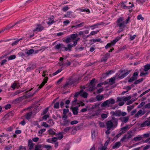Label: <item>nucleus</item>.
Wrapping results in <instances>:
<instances>
[{"label":"nucleus","mask_w":150,"mask_h":150,"mask_svg":"<svg viewBox=\"0 0 150 150\" xmlns=\"http://www.w3.org/2000/svg\"><path fill=\"white\" fill-rule=\"evenodd\" d=\"M21 21L18 22L16 23H15L12 26H10V27H7L6 28H4V29L3 30H2L0 31V33L2 32H4L5 30H9V29L11 28H12L14 26L17 24L18 23H19Z\"/></svg>","instance_id":"a211bd4d"},{"label":"nucleus","mask_w":150,"mask_h":150,"mask_svg":"<svg viewBox=\"0 0 150 150\" xmlns=\"http://www.w3.org/2000/svg\"><path fill=\"white\" fill-rule=\"evenodd\" d=\"M118 124V120L115 117H112V119L108 121L106 123V128L113 130Z\"/></svg>","instance_id":"f257e3e1"},{"label":"nucleus","mask_w":150,"mask_h":150,"mask_svg":"<svg viewBox=\"0 0 150 150\" xmlns=\"http://www.w3.org/2000/svg\"><path fill=\"white\" fill-rule=\"evenodd\" d=\"M121 111L120 110L112 111L110 112V114L113 116L119 117L121 115Z\"/></svg>","instance_id":"6e6552de"},{"label":"nucleus","mask_w":150,"mask_h":150,"mask_svg":"<svg viewBox=\"0 0 150 150\" xmlns=\"http://www.w3.org/2000/svg\"><path fill=\"white\" fill-rule=\"evenodd\" d=\"M23 91L18 90L12 93L11 94V96L12 97H14L16 95L20 93L23 92Z\"/></svg>","instance_id":"393cba45"},{"label":"nucleus","mask_w":150,"mask_h":150,"mask_svg":"<svg viewBox=\"0 0 150 150\" xmlns=\"http://www.w3.org/2000/svg\"><path fill=\"white\" fill-rule=\"evenodd\" d=\"M69 112V110L68 109H64L63 110V113L64 115H66Z\"/></svg>","instance_id":"774afa93"},{"label":"nucleus","mask_w":150,"mask_h":150,"mask_svg":"<svg viewBox=\"0 0 150 150\" xmlns=\"http://www.w3.org/2000/svg\"><path fill=\"white\" fill-rule=\"evenodd\" d=\"M74 83L73 81H71V80H69L68 82H66L65 84L63 86V87L64 88H66L67 87H69Z\"/></svg>","instance_id":"9b49d317"},{"label":"nucleus","mask_w":150,"mask_h":150,"mask_svg":"<svg viewBox=\"0 0 150 150\" xmlns=\"http://www.w3.org/2000/svg\"><path fill=\"white\" fill-rule=\"evenodd\" d=\"M41 147V146L40 145H37L35 146L34 150H42Z\"/></svg>","instance_id":"864d4df0"},{"label":"nucleus","mask_w":150,"mask_h":150,"mask_svg":"<svg viewBox=\"0 0 150 150\" xmlns=\"http://www.w3.org/2000/svg\"><path fill=\"white\" fill-rule=\"evenodd\" d=\"M136 99H135L133 100V99H131V100H128L127 102L126 103V104L127 105H129L130 104H131L133 103V102L136 100Z\"/></svg>","instance_id":"c03bdc74"},{"label":"nucleus","mask_w":150,"mask_h":150,"mask_svg":"<svg viewBox=\"0 0 150 150\" xmlns=\"http://www.w3.org/2000/svg\"><path fill=\"white\" fill-rule=\"evenodd\" d=\"M100 25V23H98L91 26H89L88 27L91 28L92 30H93L96 28H97L98 26Z\"/></svg>","instance_id":"5701e85b"},{"label":"nucleus","mask_w":150,"mask_h":150,"mask_svg":"<svg viewBox=\"0 0 150 150\" xmlns=\"http://www.w3.org/2000/svg\"><path fill=\"white\" fill-rule=\"evenodd\" d=\"M19 86L18 85V83L14 82L11 86V87L13 89H15L16 88L18 87Z\"/></svg>","instance_id":"4c0bfd02"},{"label":"nucleus","mask_w":150,"mask_h":150,"mask_svg":"<svg viewBox=\"0 0 150 150\" xmlns=\"http://www.w3.org/2000/svg\"><path fill=\"white\" fill-rule=\"evenodd\" d=\"M77 37V34H71L70 35V38L72 40V41H74L75 40V38Z\"/></svg>","instance_id":"ea45409f"},{"label":"nucleus","mask_w":150,"mask_h":150,"mask_svg":"<svg viewBox=\"0 0 150 150\" xmlns=\"http://www.w3.org/2000/svg\"><path fill=\"white\" fill-rule=\"evenodd\" d=\"M78 108L77 107L72 108L73 113L74 115H77L78 113Z\"/></svg>","instance_id":"a878e982"},{"label":"nucleus","mask_w":150,"mask_h":150,"mask_svg":"<svg viewBox=\"0 0 150 150\" xmlns=\"http://www.w3.org/2000/svg\"><path fill=\"white\" fill-rule=\"evenodd\" d=\"M80 95L84 98H86L88 96V93L85 92H83V90H80Z\"/></svg>","instance_id":"f3484780"},{"label":"nucleus","mask_w":150,"mask_h":150,"mask_svg":"<svg viewBox=\"0 0 150 150\" xmlns=\"http://www.w3.org/2000/svg\"><path fill=\"white\" fill-rule=\"evenodd\" d=\"M143 80V78H141V79H139L138 80H137L135 81L134 82V84H137L140 83V82L142 81Z\"/></svg>","instance_id":"680f3d73"},{"label":"nucleus","mask_w":150,"mask_h":150,"mask_svg":"<svg viewBox=\"0 0 150 150\" xmlns=\"http://www.w3.org/2000/svg\"><path fill=\"white\" fill-rule=\"evenodd\" d=\"M59 103L57 102L54 104V107L55 108L58 109L59 108Z\"/></svg>","instance_id":"603ef678"},{"label":"nucleus","mask_w":150,"mask_h":150,"mask_svg":"<svg viewBox=\"0 0 150 150\" xmlns=\"http://www.w3.org/2000/svg\"><path fill=\"white\" fill-rule=\"evenodd\" d=\"M34 112H29L25 116V118L28 120H29L32 114L33 113H34Z\"/></svg>","instance_id":"2f4dec72"},{"label":"nucleus","mask_w":150,"mask_h":150,"mask_svg":"<svg viewBox=\"0 0 150 150\" xmlns=\"http://www.w3.org/2000/svg\"><path fill=\"white\" fill-rule=\"evenodd\" d=\"M132 98V97L129 96L127 97L123 96V101L126 102L130 100Z\"/></svg>","instance_id":"a19ab883"},{"label":"nucleus","mask_w":150,"mask_h":150,"mask_svg":"<svg viewBox=\"0 0 150 150\" xmlns=\"http://www.w3.org/2000/svg\"><path fill=\"white\" fill-rule=\"evenodd\" d=\"M73 44H68L67 45V47H66V48H65V51L69 50V51H71V49L73 47Z\"/></svg>","instance_id":"f704fd0d"},{"label":"nucleus","mask_w":150,"mask_h":150,"mask_svg":"<svg viewBox=\"0 0 150 150\" xmlns=\"http://www.w3.org/2000/svg\"><path fill=\"white\" fill-rule=\"evenodd\" d=\"M18 40L17 39V40L14 41V42H13L12 43H11V45L12 46L16 45L18 43Z\"/></svg>","instance_id":"052dcab7"},{"label":"nucleus","mask_w":150,"mask_h":150,"mask_svg":"<svg viewBox=\"0 0 150 150\" xmlns=\"http://www.w3.org/2000/svg\"><path fill=\"white\" fill-rule=\"evenodd\" d=\"M7 60L6 59H4L1 62L0 64L1 65H3L6 64Z\"/></svg>","instance_id":"3c124183"},{"label":"nucleus","mask_w":150,"mask_h":150,"mask_svg":"<svg viewBox=\"0 0 150 150\" xmlns=\"http://www.w3.org/2000/svg\"><path fill=\"white\" fill-rule=\"evenodd\" d=\"M79 38H78L76 40H75L74 41H73V42H74L73 44V46H75L77 45V41L79 40Z\"/></svg>","instance_id":"338daca9"},{"label":"nucleus","mask_w":150,"mask_h":150,"mask_svg":"<svg viewBox=\"0 0 150 150\" xmlns=\"http://www.w3.org/2000/svg\"><path fill=\"white\" fill-rule=\"evenodd\" d=\"M122 7L124 8V9H129L133 7L134 6L133 4H132V5L131 6H126L124 4H123L122 5Z\"/></svg>","instance_id":"6ab92c4d"},{"label":"nucleus","mask_w":150,"mask_h":150,"mask_svg":"<svg viewBox=\"0 0 150 150\" xmlns=\"http://www.w3.org/2000/svg\"><path fill=\"white\" fill-rule=\"evenodd\" d=\"M96 98L98 101H100L103 99L104 96L103 95H98L96 97Z\"/></svg>","instance_id":"7c9ffc66"},{"label":"nucleus","mask_w":150,"mask_h":150,"mask_svg":"<svg viewBox=\"0 0 150 150\" xmlns=\"http://www.w3.org/2000/svg\"><path fill=\"white\" fill-rule=\"evenodd\" d=\"M48 132L50 135H55L56 134V133L51 129H50L48 131Z\"/></svg>","instance_id":"72a5a7b5"},{"label":"nucleus","mask_w":150,"mask_h":150,"mask_svg":"<svg viewBox=\"0 0 150 150\" xmlns=\"http://www.w3.org/2000/svg\"><path fill=\"white\" fill-rule=\"evenodd\" d=\"M69 80H71V81H73V82L74 83V84H72L73 86L75 84H76L79 83V79H71V78H70Z\"/></svg>","instance_id":"58836bf2"},{"label":"nucleus","mask_w":150,"mask_h":150,"mask_svg":"<svg viewBox=\"0 0 150 150\" xmlns=\"http://www.w3.org/2000/svg\"><path fill=\"white\" fill-rule=\"evenodd\" d=\"M62 70V69H58L57 71L53 74V76H54L57 75V74L61 72Z\"/></svg>","instance_id":"4d7b16f0"},{"label":"nucleus","mask_w":150,"mask_h":150,"mask_svg":"<svg viewBox=\"0 0 150 150\" xmlns=\"http://www.w3.org/2000/svg\"><path fill=\"white\" fill-rule=\"evenodd\" d=\"M121 39L120 37H117L112 41L111 42V43L112 45H114L115 44Z\"/></svg>","instance_id":"c756f323"},{"label":"nucleus","mask_w":150,"mask_h":150,"mask_svg":"<svg viewBox=\"0 0 150 150\" xmlns=\"http://www.w3.org/2000/svg\"><path fill=\"white\" fill-rule=\"evenodd\" d=\"M8 60L14 59L16 58V56L14 55H11L7 57Z\"/></svg>","instance_id":"37998d69"},{"label":"nucleus","mask_w":150,"mask_h":150,"mask_svg":"<svg viewBox=\"0 0 150 150\" xmlns=\"http://www.w3.org/2000/svg\"><path fill=\"white\" fill-rule=\"evenodd\" d=\"M62 132H59L58 134H56L55 135L57 137V139L60 140L63 137V135H62Z\"/></svg>","instance_id":"4be33fe9"},{"label":"nucleus","mask_w":150,"mask_h":150,"mask_svg":"<svg viewBox=\"0 0 150 150\" xmlns=\"http://www.w3.org/2000/svg\"><path fill=\"white\" fill-rule=\"evenodd\" d=\"M142 138L141 136H139L134 137V138L133 140L135 141H138L141 140L142 139Z\"/></svg>","instance_id":"a18cd8bd"},{"label":"nucleus","mask_w":150,"mask_h":150,"mask_svg":"<svg viewBox=\"0 0 150 150\" xmlns=\"http://www.w3.org/2000/svg\"><path fill=\"white\" fill-rule=\"evenodd\" d=\"M12 146L10 145L6 146L4 149V150H11Z\"/></svg>","instance_id":"bf43d9fd"},{"label":"nucleus","mask_w":150,"mask_h":150,"mask_svg":"<svg viewBox=\"0 0 150 150\" xmlns=\"http://www.w3.org/2000/svg\"><path fill=\"white\" fill-rule=\"evenodd\" d=\"M41 125L42 126H43L44 127H50V125H48L47 124L46 122H44L42 123Z\"/></svg>","instance_id":"6e6d98bb"},{"label":"nucleus","mask_w":150,"mask_h":150,"mask_svg":"<svg viewBox=\"0 0 150 150\" xmlns=\"http://www.w3.org/2000/svg\"><path fill=\"white\" fill-rule=\"evenodd\" d=\"M48 20V21H46L45 23H47L49 25H50L53 24L54 22L53 17L49 18Z\"/></svg>","instance_id":"2eb2a0df"},{"label":"nucleus","mask_w":150,"mask_h":150,"mask_svg":"<svg viewBox=\"0 0 150 150\" xmlns=\"http://www.w3.org/2000/svg\"><path fill=\"white\" fill-rule=\"evenodd\" d=\"M77 101V99L76 98L74 97V100L73 101H72V107H73V106H74L76 105V101Z\"/></svg>","instance_id":"8fccbe9b"},{"label":"nucleus","mask_w":150,"mask_h":150,"mask_svg":"<svg viewBox=\"0 0 150 150\" xmlns=\"http://www.w3.org/2000/svg\"><path fill=\"white\" fill-rule=\"evenodd\" d=\"M66 31H64L63 32H61L59 33H57V36H62L64 34H65L66 33Z\"/></svg>","instance_id":"5fc2aeb1"},{"label":"nucleus","mask_w":150,"mask_h":150,"mask_svg":"<svg viewBox=\"0 0 150 150\" xmlns=\"http://www.w3.org/2000/svg\"><path fill=\"white\" fill-rule=\"evenodd\" d=\"M110 55V54L109 53H107L102 58L101 60V62H106L108 58H109Z\"/></svg>","instance_id":"ddd939ff"},{"label":"nucleus","mask_w":150,"mask_h":150,"mask_svg":"<svg viewBox=\"0 0 150 150\" xmlns=\"http://www.w3.org/2000/svg\"><path fill=\"white\" fill-rule=\"evenodd\" d=\"M150 126V119H149L146 120L140 125L141 127H145Z\"/></svg>","instance_id":"39448f33"},{"label":"nucleus","mask_w":150,"mask_h":150,"mask_svg":"<svg viewBox=\"0 0 150 150\" xmlns=\"http://www.w3.org/2000/svg\"><path fill=\"white\" fill-rule=\"evenodd\" d=\"M88 89H87L89 91H93L95 88V85H91L88 84Z\"/></svg>","instance_id":"412c9836"},{"label":"nucleus","mask_w":150,"mask_h":150,"mask_svg":"<svg viewBox=\"0 0 150 150\" xmlns=\"http://www.w3.org/2000/svg\"><path fill=\"white\" fill-rule=\"evenodd\" d=\"M131 127V126L129 125H127L125 126L122 128L120 130L122 131V132L123 134L125 133L127 130L129 129Z\"/></svg>","instance_id":"4468645a"},{"label":"nucleus","mask_w":150,"mask_h":150,"mask_svg":"<svg viewBox=\"0 0 150 150\" xmlns=\"http://www.w3.org/2000/svg\"><path fill=\"white\" fill-rule=\"evenodd\" d=\"M126 76V75L125 74L123 71H122L121 72V73L119 74V75L117 76V78L122 79L123 78L125 77Z\"/></svg>","instance_id":"bb28decb"},{"label":"nucleus","mask_w":150,"mask_h":150,"mask_svg":"<svg viewBox=\"0 0 150 150\" xmlns=\"http://www.w3.org/2000/svg\"><path fill=\"white\" fill-rule=\"evenodd\" d=\"M46 131V129H42L40 130H39L38 132V133L39 134H40V135H39V136H42L41 134H42V133L45 132Z\"/></svg>","instance_id":"de8ad7c7"},{"label":"nucleus","mask_w":150,"mask_h":150,"mask_svg":"<svg viewBox=\"0 0 150 150\" xmlns=\"http://www.w3.org/2000/svg\"><path fill=\"white\" fill-rule=\"evenodd\" d=\"M150 69V64H148L145 66L144 70L145 71H147Z\"/></svg>","instance_id":"49530a36"},{"label":"nucleus","mask_w":150,"mask_h":150,"mask_svg":"<svg viewBox=\"0 0 150 150\" xmlns=\"http://www.w3.org/2000/svg\"><path fill=\"white\" fill-rule=\"evenodd\" d=\"M65 16L67 18H74V16L72 13L70 11H68L67 12V14L65 15Z\"/></svg>","instance_id":"aec40b11"},{"label":"nucleus","mask_w":150,"mask_h":150,"mask_svg":"<svg viewBox=\"0 0 150 150\" xmlns=\"http://www.w3.org/2000/svg\"><path fill=\"white\" fill-rule=\"evenodd\" d=\"M132 135L131 134V133L128 132L127 134L124 135L123 137L121 139V141H123L126 139H129L132 138Z\"/></svg>","instance_id":"20e7f679"},{"label":"nucleus","mask_w":150,"mask_h":150,"mask_svg":"<svg viewBox=\"0 0 150 150\" xmlns=\"http://www.w3.org/2000/svg\"><path fill=\"white\" fill-rule=\"evenodd\" d=\"M132 88V87L130 86H128L127 87L124 88V89L126 90V92H127L129 90H130Z\"/></svg>","instance_id":"e2e57ef3"},{"label":"nucleus","mask_w":150,"mask_h":150,"mask_svg":"<svg viewBox=\"0 0 150 150\" xmlns=\"http://www.w3.org/2000/svg\"><path fill=\"white\" fill-rule=\"evenodd\" d=\"M65 41L66 43H68L71 41H72V40L70 37H67L66 39L65 40Z\"/></svg>","instance_id":"79ce46f5"},{"label":"nucleus","mask_w":150,"mask_h":150,"mask_svg":"<svg viewBox=\"0 0 150 150\" xmlns=\"http://www.w3.org/2000/svg\"><path fill=\"white\" fill-rule=\"evenodd\" d=\"M115 103V100L112 98H110L105 101L101 104L102 107H109L110 105H112Z\"/></svg>","instance_id":"7ed1b4c3"},{"label":"nucleus","mask_w":150,"mask_h":150,"mask_svg":"<svg viewBox=\"0 0 150 150\" xmlns=\"http://www.w3.org/2000/svg\"><path fill=\"white\" fill-rule=\"evenodd\" d=\"M48 79V78L47 77H45V78L43 79V81L41 83L40 85L38 87V89L37 90L36 92H37V91L40 89L44 86L45 84L47 82Z\"/></svg>","instance_id":"0eeeda50"},{"label":"nucleus","mask_w":150,"mask_h":150,"mask_svg":"<svg viewBox=\"0 0 150 150\" xmlns=\"http://www.w3.org/2000/svg\"><path fill=\"white\" fill-rule=\"evenodd\" d=\"M145 113V111H143L142 110H140L135 115L134 117L135 118H138L139 116H141L144 115Z\"/></svg>","instance_id":"423d86ee"},{"label":"nucleus","mask_w":150,"mask_h":150,"mask_svg":"<svg viewBox=\"0 0 150 150\" xmlns=\"http://www.w3.org/2000/svg\"><path fill=\"white\" fill-rule=\"evenodd\" d=\"M71 127H68L64 128L63 130V132H62L64 134H65L68 132L71 129Z\"/></svg>","instance_id":"c9c22d12"},{"label":"nucleus","mask_w":150,"mask_h":150,"mask_svg":"<svg viewBox=\"0 0 150 150\" xmlns=\"http://www.w3.org/2000/svg\"><path fill=\"white\" fill-rule=\"evenodd\" d=\"M110 141V138H109L105 142L104 146L106 147L107 148V146Z\"/></svg>","instance_id":"69168bd1"},{"label":"nucleus","mask_w":150,"mask_h":150,"mask_svg":"<svg viewBox=\"0 0 150 150\" xmlns=\"http://www.w3.org/2000/svg\"><path fill=\"white\" fill-rule=\"evenodd\" d=\"M70 121L67 120H64L61 123V124L62 126H67L68 125Z\"/></svg>","instance_id":"c85d7f7f"},{"label":"nucleus","mask_w":150,"mask_h":150,"mask_svg":"<svg viewBox=\"0 0 150 150\" xmlns=\"http://www.w3.org/2000/svg\"><path fill=\"white\" fill-rule=\"evenodd\" d=\"M123 18L121 17L119 18L117 21V25L121 29H124L126 27V25L128 23L130 20V18L128 17L127 18L125 21H124Z\"/></svg>","instance_id":"f03ea898"},{"label":"nucleus","mask_w":150,"mask_h":150,"mask_svg":"<svg viewBox=\"0 0 150 150\" xmlns=\"http://www.w3.org/2000/svg\"><path fill=\"white\" fill-rule=\"evenodd\" d=\"M23 99V97H21L17 98L13 100V102L15 103L20 102Z\"/></svg>","instance_id":"473e14b6"},{"label":"nucleus","mask_w":150,"mask_h":150,"mask_svg":"<svg viewBox=\"0 0 150 150\" xmlns=\"http://www.w3.org/2000/svg\"><path fill=\"white\" fill-rule=\"evenodd\" d=\"M129 118V116H127L123 117H120V119L122 122L125 123L128 121Z\"/></svg>","instance_id":"dca6fc26"},{"label":"nucleus","mask_w":150,"mask_h":150,"mask_svg":"<svg viewBox=\"0 0 150 150\" xmlns=\"http://www.w3.org/2000/svg\"><path fill=\"white\" fill-rule=\"evenodd\" d=\"M91 137L93 139H94L96 137L95 135V131L94 130H92Z\"/></svg>","instance_id":"13d9d810"},{"label":"nucleus","mask_w":150,"mask_h":150,"mask_svg":"<svg viewBox=\"0 0 150 150\" xmlns=\"http://www.w3.org/2000/svg\"><path fill=\"white\" fill-rule=\"evenodd\" d=\"M28 145L29 149L30 150H31L33 149L35 144L33 142L31 139H30L28 141Z\"/></svg>","instance_id":"1a4fd4ad"},{"label":"nucleus","mask_w":150,"mask_h":150,"mask_svg":"<svg viewBox=\"0 0 150 150\" xmlns=\"http://www.w3.org/2000/svg\"><path fill=\"white\" fill-rule=\"evenodd\" d=\"M134 107V106L133 105L128 106L127 108V110L128 112H130Z\"/></svg>","instance_id":"09e8293b"},{"label":"nucleus","mask_w":150,"mask_h":150,"mask_svg":"<svg viewBox=\"0 0 150 150\" xmlns=\"http://www.w3.org/2000/svg\"><path fill=\"white\" fill-rule=\"evenodd\" d=\"M44 29V27L42 26L40 24H38L37 25L36 28L33 30V31L34 32L38 31H41L43 30Z\"/></svg>","instance_id":"9d476101"},{"label":"nucleus","mask_w":150,"mask_h":150,"mask_svg":"<svg viewBox=\"0 0 150 150\" xmlns=\"http://www.w3.org/2000/svg\"><path fill=\"white\" fill-rule=\"evenodd\" d=\"M34 52V50L31 49L28 50L27 52H25V53L28 56H29L33 53Z\"/></svg>","instance_id":"cd10ccee"},{"label":"nucleus","mask_w":150,"mask_h":150,"mask_svg":"<svg viewBox=\"0 0 150 150\" xmlns=\"http://www.w3.org/2000/svg\"><path fill=\"white\" fill-rule=\"evenodd\" d=\"M118 73L116 74L115 76L113 77L110 78L109 79V82L111 84H113L115 83V81L116 79H118L117 78Z\"/></svg>","instance_id":"f8f14e48"},{"label":"nucleus","mask_w":150,"mask_h":150,"mask_svg":"<svg viewBox=\"0 0 150 150\" xmlns=\"http://www.w3.org/2000/svg\"><path fill=\"white\" fill-rule=\"evenodd\" d=\"M84 24V22H82L81 23L79 24L76 25L75 26H73L71 27V28H80L81 27H82L83 26Z\"/></svg>","instance_id":"b1692460"},{"label":"nucleus","mask_w":150,"mask_h":150,"mask_svg":"<svg viewBox=\"0 0 150 150\" xmlns=\"http://www.w3.org/2000/svg\"><path fill=\"white\" fill-rule=\"evenodd\" d=\"M121 145V143L120 142H116L115 145L113 146V148L114 149L115 148H118Z\"/></svg>","instance_id":"e433bc0d"},{"label":"nucleus","mask_w":150,"mask_h":150,"mask_svg":"<svg viewBox=\"0 0 150 150\" xmlns=\"http://www.w3.org/2000/svg\"><path fill=\"white\" fill-rule=\"evenodd\" d=\"M137 18L138 20H142L143 21L144 19V18L142 16L141 14L138 15Z\"/></svg>","instance_id":"0e129e2a"}]
</instances>
